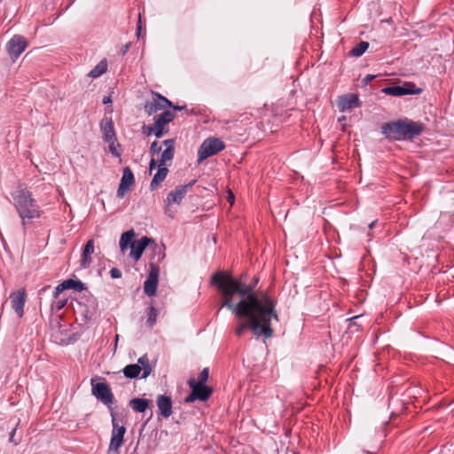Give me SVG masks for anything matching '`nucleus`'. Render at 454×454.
Instances as JSON below:
<instances>
[{
  "label": "nucleus",
  "mask_w": 454,
  "mask_h": 454,
  "mask_svg": "<svg viewBox=\"0 0 454 454\" xmlns=\"http://www.w3.org/2000/svg\"><path fill=\"white\" fill-rule=\"evenodd\" d=\"M258 282L259 278L254 277L253 282L247 285L241 278L222 270L211 277V285L217 287L222 296L221 308L229 309L239 319H247L235 327L238 337L251 330L255 338H270L274 333L271 320L278 321L277 301L267 292H255Z\"/></svg>",
  "instance_id": "f257e3e1"
},
{
  "label": "nucleus",
  "mask_w": 454,
  "mask_h": 454,
  "mask_svg": "<svg viewBox=\"0 0 454 454\" xmlns=\"http://www.w3.org/2000/svg\"><path fill=\"white\" fill-rule=\"evenodd\" d=\"M12 197L13 206L24 227L28 222L39 219L43 215V210L27 188H19L12 194Z\"/></svg>",
  "instance_id": "f03ea898"
},
{
  "label": "nucleus",
  "mask_w": 454,
  "mask_h": 454,
  "mask_svg": "<svg viewBox=\"0 0 454 454\" xmlns=\"http://www.w3.org/2000/svg\"><path fill=\"white\" fill-rule=\"evenodd\" d=\"M382 133L387 138L392 140H406L420 135L424 125L419 121L400 119L395 121L387 122L382 125Z\"/></svg>",
  "instance_id": "7ed1b4c3"
},
{
  "label": "nucleus",
  "mask_w": 454,
  "mask_h": 454,
  "mask_svg": "<svg viewBox=\"0 0 454 454\" xmlns=\"http://www.w3.org/2000/svg\"><path fill=\"white\" fill-rule=\"evenodd\" d=\"M153 244V255L151 258V261H154L155 262H160L165 258V247L158 246L154 240L148 237H142L140 239L135 240L130 247V257L135 261H138L145 247L149 245Z\"/></svg>",
  "instance_id": "20e7f679"
},
{
  "label": "nucleus",
  "mask_w": 454,
  "mask_h": 454,
  "mask_svg": "<svg viewBox=\"0 0 454 454\" xmlns=\"http://www.w3.org/2000/svg\"><path fill=\"white\" fill-rule=\"evenodd\" d=\"M90 384L92 395L108 407L110 413L114 411L112 404L114 402V396L107 382L105 380L103 382H97L95 379H91Z\"/></svg>",
  "instance_id": "39448f33"
},
{
  "label": "nucleus",
  "mask_w": 454,
  "mask_h": 454,
  "mask_svg": "<svg viewBox=\"0 0 454 454\" xmlns=\"http://www.w3.org/2000/svg\"><path fill=\"white\" fill-rule=\"evenodd\" d=\"M112 417V433L111 439L107 450V454H111L112 452L114 454H120V448L124 442V434L126 433V427L124 426H120L114 411L111 412Z\"/></svg>",
  "instance_id": "423d86ee"
},
{
  "label": "nucleus",
  "mask_w": 454,
  "mask_h": 454,
  "mask_svg": "<svg viewBox=\"0 0 454 454\" xmlns=\"http://www.w3.org/2000/svg\"><path fill=\"white\" fill-rule=\"evenodd\" d=\"M167 107H173L176 110H181L183 108L181 106H173V103L167 98L158 92H153V98L145 101L144 110L146 114L153 115L159 111L162 110L163 112L164 110H168Z\"/></svg>",
  "instance_id": "0eeeda50"
},
{
  "label": "nucleus",
  "mask_w": 454,
  "mask_h": 454,
  "mask_svg": "<svg viewBox=\"0 0 454 454\" xmlns=\"http://www.w3.org/2000/svg\"><path fill=\"white\" fill-rule=\"evenodd\" d=\"M225 148L224 143L216 137H208L203 141L198 151V161L201 162Z\"/></svg>",
  "instance_id": "6e6552de"
},
{
  "label": "nucleus",
  "mask_w": 454,
  "mask_h": 454,
  "mask_svg": "<svg viewBox=\"0 0 454 454\" xmlns=\"http://www.w3.org/2000/svg\"><path fill=\"white\" fill-rule=\"evenodd\" d=\"M188 386L191 393L185 398L186 403H192L196 400L205 402L210 398L213 394V388L207 385L195 384V379L192 378L188 380Z\"/></svg>",
  "instance_id": "1a4fd4ad"
},
{
  "label": "nucleus",
  "mask_w": 454,
  "mask_h": 454,
  "mask_svg": "<svg viewBox=\"0 0 454 454\" xmlns=\"http://www.w3.org/2000/svg\"><path fill=\"white\" fill-rule=\"evenodd\" d=\"M195 183L196 180H192L187 184L178 185L174 190L168 192L167 198L164 200L166 213L168 212V208L172 204L179 205L182 202L183 199L187 194L188 190L192 188Z\"/></svg>",
  "instance_id": "9d476101"
},
{
  "label": "nucleus",
  "mask_w": 454,
  "mask_h": 454,
  "mask_svg": "<svg viewBox=\"0 0 454 454\" xmlns=\"http://www.w3.org/2000/svg\"><path fill=\"white\" fill-rule=\"evenodd\" d=\"M158 263L159 262H155L154 261H150L149 262V273L144 283V292L148 296H153L156 294L160 274Z\"/></svg>",
  "instance_id": "9b49d317"
},
{
  "label": "nucleus",
  "mask_w": 454,
  "mask_h": 454,
  "mask_svg": "<svg viewBox=\"0 0 454 454\" xmlns=\"http://www.w3.org/2000/svg\"><path fill=\"white\" fill-rule=\"evenodd\" d=\"M27 45V41L24 36L15 35L7 42L6 51L10 58L15 61L26 50Z\"/></svg>",
  "instance_id": "f8f14e48"
},
{
  "label": "nucleus",
  "mask_w": 454,
  "mask_h": 454,
  "mask_svg": "<svg viewBox=\"0 0 454 454\" xmlns=\"http://www.w3.org/2000/svg\"><path fill=\"white\" fill-rule=\"evenodd\" d=\"M382 92L393 97L404 95H419L422 92L421 88H417L414 83H404L403 85L388 86L382 89Z\"/></svg>",
  "instance_id": "ddd939ff"
},
{
  "label": "nucleus",
  "mask_w": 454,
  "mask_h": 454,
  "mask_svg": "<svg viewBox=\"0 0 454 454\" xmlns=\"http://www.w3.org/2000/svg\"><path fill=\"white\" fill-rule=\"evenodd\" d=\"M74 309L82 321L88 322L96 316L97 303L95 301H88L87 302L77 301L76 307Z\"/></svg>",
  "instance_id": "4468645a"
},
{
  "label": "nucleus",
  "mask_w": 454,
  "mask_h": 454,
  "mask_svg": "<svg viewBox=\"0 0 454 454\" xmlns=\"http://www.w3.org/2000/svg\"><path fill=\"white\" fill-rule=\"evenodd\" d=\"M27 299V293L24 288L13 292L10 295L11 305L16 315L21 318L24 316V307Z\"/></svg>",
  "instance_id": "2eb2a0df"
},
{
  "label": "nucleus",
  "mask_w": 454,
  "mask_h": 454,
  "mask_svg": "<svg viewBox=\"0 0 454 454\" xmlns=\"http://www.w3.org/2000/svg\"><path fill=\"white\" fill-rule=\"evenodd\" d=\"M135 177L129 167L123 168V174L121 179L119 188L117 190V196L123 198L125 193L129 190L130 186L134 184Z\"/></svg>",
  "instance_id": "dca6fc26"
},
{
  "label": "nucleus",
  "mask_w": 454,
  "mask_h": 454,
  "mask_svg": "<svg viewBox=\"0 0 454 454\" xmlns=\"http://www.w3.org/2000/svg\"><path fill=\"white\" fill-rule=\"evenodd\" d=\"M359 98L356 94H346L339 98L337 106L340 112L354 109L359 106Z\"/></svg>",
  "instance_id": "f3484780"
},
{
  "label": "nucleus",
  "mask_w": 454,
  "mask_h": 454,
  "mask_svg": "<svg viewBox=\"0 0 454 454\" xmlns=\"http://www.w3.org/2000/svg\"><path fill=\"white\" fill-rule=\"evenodd\" d=\"M157 407L159 409L160 414L168 419L172 414V399L171 396L166 395H159L156 400Z\"/></svg>",
  "instance_id": "a211bd4d"
},
{
  "label": "nucleus",
  "mask_w": 454,
  "mask_h": 454,
  "mask_svg": "<svg viewBox=\"0 0 454 454\" xmlns=\"http://www.w3.org/2000/svg\"><path fill=\"white\" fill-rule=\"evenodd\" d=\"M100 129L104 141L117 140L114 121L111 117H105L100 121Z\"/></svg>",
  "instance_id": "6ab92c4d"
},
{
  "label": "nucleus",
  "mask_w": 454,
  "mask_h": 454,
  "mask_svg": "<svg viewBox=\"0 0 454 454\" xmlns=\"http://www.w3.org/2000/svg\"><path fill=\"white\" fill-rule=\"evenodd\" d=\"M163 145L166 149L162 152L159 160L160 165H166L168 161H171L175 154V139L164 140Z\"/></svg>",
  "instance_id": "aec40b11"
},
{
  "label": "nucleus",
  "mask_w": 454,
  "mask_h": 454,
  "mask_svg": "<svg viewBox=\"0 0 454 454\" xmlns=\"http://www.w3.org/2000/svg\"><path fill=\"white\" fill-rule=\"evenodd\" d=\"M82 288L83 284L80 280L67 279L55 287V294H61L63 291L67 289L81 291Z\"/></svg>",
  "instance_id": "412c9836"
},
{
  "label": "nucleus",
  "mask_w": 454,
  "mask_h": 454,
  "mask_svg": "<svg viewBox=\"0 0 454 454\" xmlns=\"http://www.w3.org/2000/svg\"><path fill=\"white\" fill-rule=\"evenodd\" d=\"M168 173V169L166 165H160L158 162V170L151 181L150 189L154 191L165 180Z\"/></svg>",
  "instance_id": "4be33fe9"
},
{
  "label": "nucleus",
  "mask_w": 454,
  "mask_h": 454,
  "mask_svg": "<svg viewBox=\"0 0 454 454\" xmlns=\"http://www.w3.org/2000/svg\"><path fill=\"white\" fill-rule=\"evenodd\" d=\"M94 253V240L90 239L85 244L81 259V266L82 268H87L92 262L91 254Z\"/></svg>",
  "instance_id": "5701e85b"
},
{
  "label": "nucleus",
  "mask_w": 454,
  "mask_h": 454,
  "mask_svg": "<svg viewBox=\"0 0 454 454\" xmlns=\"http://www.w3.org/2000/svg\"><path fill=\"white\" fill-rule=\"evenodd\" d=\"M175 116L176 114L174 112H171L169 110H164L162 113L155 116L154 125L165 127L167 124H168L174 120Z\"/></svg>",
  "instance_id": "b1692460"
},
{
  "label": "nucleus",
  "mask_w": 454,
  "mask_h": 454,
  "mask_svg": "<svg viewBox=\"0 0 454 454\" xmlns=\"http://www.w3.org/2000/svg\"><path fill=\"white\" fill-rule=\"evenodd\" d=\"M135 232L133 230L122 233L120 239V249L121 252L124 253L128 248L131 247L132 244L135 242V240H133Z\"/></svg>",
  "instance_id": "393cba45"
},
{
  "label": "nucleus",
  "mask_w": 454,
  "mask_h": 454,
  "mask_svg": "<svg viewBox=\"0 0 454 454\" xmlns=\"http://www.w3.org/2000/svg\"><path fill=\"white\" fill-rule=\"evenodd\" d=\"M151 402L145 398H134L129 401V406L136 412H145Z\"/></svg>",
  "instance_id": "a878e982"
},
{
  "label": "nucleus",
  "mask_w": 454,
  "mask_h": 454,
  "mask_svg": "<svg viewBox=\"0 0 454 454\" xmlns=\"http://www.w3.org/2000/svg\"><path fill=\"white\" fill-rule=\"evenodd\" d=\"M67 303V298L65 295L55 294V290L53 291V300L51 304V309L52 312H59L61 310Z\"/></svg>",
  "instance_id": "bb28decb"
},
{
  "label": "nucleus",
  "mask_w": 454,
  "mask_h": 454,
  "mask_svg": "<svg viewBox=\"0 0 454 454\" xmlns=\"http://www.w3.org/2000/svg\"><path fill=\"white\" fill-rule=\"evenodd\" d=\"M141 366V372H142V379H146L152 372V368L150 366L149 359L146 354L140 356L137 360V364Z\"/></svg>",
  "instance_id": "cd10ccee"
},
{
  "label": "nucleus",
  "mask_w": 454,
  "mask_h": 454,
  "mask_svg": "<svg viewBox=\"0 0 454 454\" xmlns=\"http://www.w3.org/2000/svg\"><path fill=\"white\" fill-rule=\"evenodd\" d=\"M122 372L126 378L135 379L138 377L141 372V366L136 364H129L123 368Z\"/></svg>",
  "instance_id": "c85d7f7f"
},
{
  "label": "nucleus",
  "mask_w": 454,
  "mask_h": 454,
  "mask_svg": "<svg viewBox=\"0 0 454 454\" xmlns=\"http://www.w3.org/2000/svg\"><path fill=\"white\" fill-rule=\"evenodd\" d=\"M107 71V61L102 59L93 69L89 73V76L98 78Z\"/></svg>",
  "instance_id": "c756f323"
},
{
  "label": "nucleus",
  "mask_w": 454,
  "mask_h": 454,
  "mask_svg": "<svg viewBox=\"0 0 454 454\" xmlns=\"http://www.w3.org/2000/svg\"><path fill=\"white\" fill-rule=\"evenodd\" d=\"M368 48L369 43L362 41L350 51L349 55L352 57H360L367 51Z\"/></svg>",
  "instance_id": "7c9ffc66"
},
{
  "label": "nucleus",
  "mask_w": 454,
  "mask_h": 454,
  "mask_svg": "<svg viewBox=\"0 0 454 454\" xmlns=\"http://www.w3.org/2000/svg\"><path fill=\"white\" fill-rule=\"evenodd\" d=\"M157 315H158L157 309L153 305H151L148 308V314H147V320H146V325L149 328H153V325H155Z\"/></svg>",
  "instance_id": "2f4dec72"
},
{
  "label": "nucleus",
  "mask_w": 454,
  "mask_h": 454,
  "mask_svg": "<svg viewBox=\"0 0 454 454\" xmlns=\"http://www.w3.org/2000/svg\"><path fill=\"white\" fill-rule=\"evenodd\" d=\"M209 377V369L204 368L199 374L198 380H195V384L206 385Z\"/></svg>",
  "instance_id": "473e14b6"
},
{
  "label": "nucleus",
  "mask_w": 454,
  "mask_h": 454,
  "mask_svg": "<svg viewBox=\"0 0 454 454\" xmlns=\"http://www.w3.org/2000/svg\"><path fill=\"white\" fill-rule=\"evenodd\" d=\"M20 419L18 420L15 427L11 431L10 435H9V442L13 443L14 445H18L21 441V438H19V439L15 438L16 431H17V428L20 426Z\"/></svg>",
  "instance_id": "72a5a7b5"
},
{
  "label": "nucleus",
  "mask_w": 454,
  "mask_h": 454,
  "mask_svg": "<svg viewBox=\"0 0 454 454\" xmlns=\"http://www.w3.org/2000/svg\"><path fill=\"white\" fill-rule=\"evenodd\" d=\"M105 142L109 144V152L112 153V155H114L115 157L121 156L120 152L117 150V148L115 146L116 140L105 141Z\"/></svg>",
  "instance_id": "f704fd0d"
},
{
  "label": "nucleus",
  "mask_w": 454,
  "mask_h": 454,
  "mask_svg": "<svg viewBox=\"0 0 454 454\" xmlns=\"http://www.w3.org/2000/svg\"><path fill=\"white\" fill-rule=\"evenodd\" d=\"M168 130L166 129L165 127L154 125V136L157 138L162 137L166 133H168Z\"/></svg>",
  "instance_id": "c9c22d12"
},
{
  "label": "nucleus",
  "mask_w": 454,
  "mask_h": 454,
  "mask_svg": "<svg viewBox=\"0 0 454 454\" xmlns=\"http://www.w3.org/2000/svg\"><path fill=\"white\" fill-rule=\"evenodd\" d=\"M142 133L147 137L154 135V123L153 125L144 124L142 127Z\"/></svg>",
  "instance_id": "e433bc0d"
},
{
  "label": "nucleus",
  "mask_w": 454,
  "mask_h": 454,
  "mask_svg": "<svg viewBox=\"0 0 454 454\" xmlns=\"http://www.w3.org/2000/svg\"><path fill=\"white\" fill-rule=\"evenodd\" d=\"M160 150H161V147L159 145L158 142L153 141L151 144L149 152L153 156L155 153H159L160 152Z\"/></svg>",
  "instance_id": "4c0bfd02"
},
{
  "label": "nucleus",
  "mask_w": 454,
  "mask_h": 454,
  "mask_svg": "<svg viewBox=\"0 0 454 454\" xmlns=\"http://www.w3.org/2000/svg\"><path fill=\"white\" fill-rule=\"evenodd\" d=\"M110 276L112 278H120L121 277V272L117 268H112L110 270Z\"/></svg>",
  "instance_id": "58836bf2"
},
{
  "label": "nucleus",
  "mask_w": 454,
  "mask_h": 454,
  "mask_svg": "<svg viewBox=\"0 0 454 454\" xmlns=\"http://www.w3.org/2000/svg\"><path fill=\"white\" fill-rule=\"evenodd\" d=\"M375 78V75L373 74H367L364 79H363V83L364 85H367L369 84L373 79Z\"/></svg>",
  "instance_id": "ea45409f"
},
{
  "label": "nucleus",
  "mask_w": 454,
  "mask_h": 454,
  "mask_svg": "<svg viewBox=\"0 0 454 454\" xmlns=\"http://www.w3.org/2000/svg\"><path fill=\"white\" fill-rule=\"evenodd\" d=\"M157 166V161L152 158L151 160H150V163H149V169L150 171H152L153 169H154Z\"/></svg>",
  "instance_id": "a19ab883"
},
{
  "label": "nucleus",
  "mask_w": 454,
  "mask_h": 454,
  "mask_svg": "<svg viewBox=\"0 0 454 454\" xmlns=\"http://www.w3.org/2000/svg\"><path fill=\"white\" fill-rule=\"evenodd\" d=\"M130 46V43H126L121 50V54L123 56L127 53V51H129V48Z\"/></svg>",
  "instance_id": "79ce46f5"
},
{
  "label": "nucleus",
  "mask_w": 454,
  "mask_h": 454,
  "mask_svg": "<svg viewBox=\"0 0 454 454\" xmlns=\"http://www.w3.org/2000/svg\"><path fill=\"white\" fill-rule=\"evenodd\" d=\"M140 33H141V15L139 14V20H138L137 28V36H140Z\"/></svg>",
  "instance_id": "37998d69"
},
{
  "label": "nucleus",
  "mask_w": 454,
  "mask_h": 454,
  "mask_svg": "<svg viewBox=\"0 0 454 454\" xmlns=\"http://www.w3.org/2000/svg\"><path fill=\"white\" fill-rule=\"evenodd\" d=\"M110 102H112L111 97H109V96H108V97H105V98H103V104H105V105H106V104H108V103H110Z\"/></svg>",
  "instance_id": "c03bdc74"
},
{
  "label": "nucleus",
  "mask_w": 454,
  "mask_h": 454,
  "mask_svg": "<svg viewBox=\"0 0 454 454\" xmlns=\"http://www.w3.org/2000/svg\"><path fill=\"white\" fill-rule=\"evenodd\" d=\"M376 224V221H372L370 224H369V228L370 229H372L374 227V225Z\"/></svg>",
  "instance_id": "a18cd8bd"
},
{
  "label": "nucleus",
  "mask_w": 454,
  "mask_h": 454,
  "mask_svg": "<svg viewBox=\"0 0 454 454\" xmlns=\"http://www.w3.org/2000/svg\"><path fill=\"white\" fill-rule=\"evenodd\" d=\"M48 288H50V286H47L43 287V288L39 291V292H40V294H41V293H43V292H44V291H46Z\"/></svg>",
  "instance_id": "49530a36"
},
{
  "label": "nucleus",
  "mask_w": 454,
  "mask_h": 454,
  "mask_svg": "<svg viewBox=\"0 0 454 454\" xmlns=\"http://www.w3.org/2000/svg\"><path fill=\"white\" fill-rule=\"evenodd\" d=\"M234 200V196L232 194H231L230 198H229V200Z\"/></svg>",
  "instance_id": "de8ad7c7"
},
{
  "label": "nucleus",
  "mask_w": 454,
  "mask_h": 454,
  "mask_svg": "<svg viewBox=\"0 0 454 454\" xmlns=\"http://www.w3.org/2000/svg\"><path fill=\"white\" fill-rule=\"evenodd\" d=\"M234 200V196L232 194H231L230 198H229V200Z\"/></svg>",
  "instance_id": "09e8293b"
},
{
  "label": "nucleus",
  "mask_w": 454,
  "mask_h": 454,
  "mask_svg": "<svg viewBox=\"0 0 454 454\" xmlns=\"http://www.w3.org/2000/svg\"><path fill=\"white\" fill-rule=\"evenodd\" d=\"M365 454H374L373 452H370V451H364Z\"/></svg>",
  "instance_id": "8fccbe9b"
}]
</instances>
